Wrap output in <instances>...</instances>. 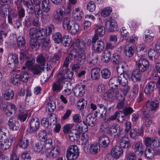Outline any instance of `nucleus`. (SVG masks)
Here are the masks:
<instances>
[{"label": "nucleus", "instance_id": "49", "mask_svg": "<svg viewBox=\"0 0 160 160\" xmlns=\"http://www.w3.org/2000/svg\"><path fill=\"white\" fill-rule=\"evenodd\" d=\"M19 75L20 76V78L21 81L23 82H27L30 77V75L27 71L22 72Z\"/></svg>", "mask_w": 160, "mask_h": 160}, {"label": "nucleus", "instance_id": "24", "mask_svg": "<svg viewBox=\"0 0 160 160\" xmlns=\"http://www.w3.org/2000/svg\"><path fill=\"white\" fill-rule=\"evenodd\" d=\"M92 48L95 51L97 52H101L104 48V43L101 40L98 41L97 42L93 44Z\"/></svg>", "mask_w": 160, "mask_h": 160}, {"label": "nucleus", "instance_id": "59", "mask_svg": "<svg viewBox=\"0 0 160 160\" xmlns=\"http://www.w3.org/2000/svg\"><path fill=\"white\" fill-rule=\"evenodd\" d=\"M38 139L40 141H44L47 138V135L45 131H40L37 135Z\"/></svg>", "mask_w": 160, "mask_h": 160}, {"label": "nucleus", "instance_id": "10", "mask_svg": "<svg viewBox=\"0 0 160 160\" xmlns=\"http://www.w3.org/2000/svg\"><path fill=\"white\" fill-rule=\"evenodd\" d=\"M97 118L96 117L92 116V114L91 113L89 114L86 117L85 120L83 122V123L85 125L86 128H85V131H87V126H89L91 127H93L96 124V121Z\"/></svg>", "mask_w": 160, "mask_h": 160}, {"label": "nucleus", "instance_id": "7", "mask_svg": "<svg viewBox=\"0 0 160 160\" xmlns=\"http://www.w3.org/2000/svg\"><path fill=\"white\" fill-rule=\"evenodd\" d=\"M85 85L81 83L77 84L73 90L74 95L78 98L82 97L85 92Z\"/></svg>", "mask_w": 160, "mask_h": 160}, {"label": "nucleus", "instance_id": "13", "mask_svg": "<svg viewBox=\"0 0 160 160\" xmlns=\"http://www.w3.org/2000/svg\"><path fill=\"white\" fill-rule=\"evenodd\" d=\"M156 85V83L154 82H151L147 84L144 89V92L147 96H149L151 95Z\"/></svg>", "mask_w": 160, "mask_h": 160}, {"label": "nucleus", "instance_id": "48", "mask_svg": "<svg viewBox=\"0 0 160 160\" xmlns=\"http://www.w3.org/2000/svg\"><path fill=\"white\" fill-rule=\"evenodd\" d=\"M102 77L104 79L109 78L111 75V72L108 68H105L102 69L101 71Z\"/></svg>", "mask_w": 160, "mask_h": 160}, {"label": "nucleus", "instance_id": "47", "mask_svg": "<svg viewBox=\"0 0 160 160\" xmlns=\"http://www.w3.org/2000/svg\"><path fill=\"white\" fill-rule=\"evenodd\" d=\"M18 46L21 50H23L25 47V41L24 37L22 36L18 37L17 40Z\"/></svg>", "mask_w": 160, "mask_h": 160}, {"label": "nucleus", "instance_id": "50", "mask_svg": "<svg viewBox=\"0 0 160 160\" xmlns=\"http://www.w3.org/2000/svg\"><path fill=\"white\" fill-rule=\"evenodd\" d=\"M8 5L7 4L0 5V13L2 17H6L8 10Z\"/></svg>", "mask_w": 160, "mask_h": 160}, {"label": "nucleus", "instance_id": "38", "mask_svg": "<svg viewBox=\"0 0 160 160\" xmlns=\"http://www.w3.org/2000/svg\"><path fill=\"white\" fill-rule=\"evenodd\" d=\"M1 142L0 148L3 150H5L9 148L11 145V142L6 138Z\"/></svg>", "mask_w": 160, "mask_h": 160}, {"label": "nucleus", "instance_id": "41", "mask_svg": "<svg viewBox=\"0 0 160 160\" xmlns=\"http://www.w3.org/2000/svg\"><path fill=\"white\" fill-rule=\"evenodd\" d=\"M95 33L99 37H102L104 34V27L102 25H97L95 28Z\"/></svg>", "mask_w": 160, "mask_h": 160}, {"label": "nucleus", "instance_id": "27", "mask_svg": "<svg viewBox=\"0 0 160 160\" xmlns=\"http://www.w3.org/2000/svg\"><path fill=\"white\" fill-rule=\"evenodd\" d=\"M24 5L27 8L28 12L30 14H32L34 13V8L35 7L33 5L32 0H28L24 2Z\"/></svg>", "mask_w": 160, "mask_h": 160}, {"label": "nucleus", "instance_id": "39", "mask_svg": "<svg viewBox=\"0 0 160 160\" xmlns=\"http://www.w3.org/2000/svg\"><path fill=\"white\" fill-rule=\"evenodd\" d=\"M127 65L126 63L124 62H120L117 67V70L118 73H126Z\"/></svg>", "mask_w": 160, "mask_h": 160}, {"label": "nucleus", "instance_id": "58", "mask_svg": "<svg viewBox=\"0 0 160 160\" xmlns=\"http://www.w3.org/2000/svg\"><path fill=\"white\" fill-rule=\"evenodd\" d=\"M136 155L134 152L128 151L126 153L125 158L126 160H135Z\"/></svg>", "mask_w": 160, "mask_h": 160}, {"label": "nucleus", "instance_id": "43", "mask_svg": "<svg viewBox=\"0 0 160 160\" xmlns=\"http://www.w3.org/2000/svg\"><path fill=\"white\" fill-rule=\"evenodd\" d=\"M4 98L7 100L12 99L14 96V92L12 90H7L3 94Z\"/></svg>", "mask_w": 160, "mask_h": 160}, {"label": "nucleus", "instance_id": "53", "mask_svg": "<svg viewBox=\"0 0 160 160\" xmlns=\"http://www.w3.org/2000/svg\"><path fill=\"white\" fill-rule=\"evenodd\" d=\"M112 12V9L111 7H106L102 10L101 15L103 17H106L109 15Z\"/></svg>", "mask_w": 160, "mask_h": 160}, {"label": "nucleus", "instance_id": "44", "mask_svg": "<svg viewBox=\"0 0 160 160\" xmlns=\"http://www.w3.org/2000/svg\"><path fill=\"white\" fill-rule=\"evenodd\" d=\"M42 8L43 11L46 12H48L50 10V5L49 0H43L42 2Z\"/></svg>", "mask_w": 160, "mask_h": 160}, {"label": "nucleus", "instance_id": "29", "mask_svg": "<svg viewBox=\"0 0 160 160\" xmlns=\"http://www.w3.org/2000/svg\"><path fill=\"white\" fill-rule=\"evenodd\" d=\"M71 26L69 28L68 31L73 34H75L77 33L79 28V25L73 21H71L70 23Z\"/></svg>", "mask_w": 160, "mask_h": 160}, {"label": "nucleus", "instance_id": "40", "mask_svg": "<svg viewBox=\"0 0 160 160\" xmlns=\"http://www.w3.org/2000/svg\"><path fill=\"white\" fill-rule=\"evenodd\" d=\"M19 146L23 149H26L29 145V141L28 139L24 138H21L18 143Z\"/></svg>", "mask_w": 160, "mask_h": 160}, {"label": "nucleus", "instance_id": "64", "mask_svg": "<svg viewBox=\"0 0 160 160\" xmlns=\"http://www.w3.org/2000/svg\"><path fill=\"white\" fill-rule=\"evenodd\" d=\"M36 61L38 63L42 64L44 66L46 63V59L43 54H40L37 57Z\"/></svg>", "mask_w": 160, "mask_h": 160}, {"label": "nucleus", "instance_id": "2", "mask_svg": "<svg viewBox=\"0 0 160 160\" xmlns=\"http://www.w3.org/2000/svg\"><path fill=\"white\" fill-rule=\"evenodd\" d=\"M77 59L73 60V63L71 64L72 70L76 72H77L80 69V67L81 65L83 64L85 62L86 58L84 54H79L77 55Z\"/></svg>", "mask_w": 160, "mask_h": 160}, {"label": "nucleus", "instance_id": "8", "mask_svg": "<svg viewBox=\"0 0 160 160\" xmlns=\"http://www.w3.org/2000/svg\"><path fill=\"white\" fill-rule=\"evenodd\" d=\"M8 64L9 67L15 68L18 65V56L16 54H11L8 57Z\"/></svg>", "mask_w": 160, "mask_h": 160}, {"label": "nucleus", "instance_id": "56", "mask_svg": "<svg viewBox=\"0 0 160 160\" xmlns=\"http://www.w3.org/2000/svg\"><path fill=\"white\" fill-rule=\"evenodd\" d=\"M56 108L55 102L53 101H50L48 103L47 109L49 112H53Z\"/></svg>", "mask_w": 160, "mask_h": 160}, {"label": "nucleus", "instance_id": "21", "mask_svg": "<svg viewBox=\"0 0 160 160\" xmlns=\"http://www.w3.org/2000/svg\"><path fill=\"white\" fill-rule=\"evenodd\" d=\"M141 71L138 69L134 70L131 77L132 81L134 82H139L141 80Z\"/></svg>", "mask_w": 160, "mask_h": 160}, {"label": "nucleus", "instance_id": "6", "mask_svg": "<svg viewBox=\"0 0 160 160\" xmlns=\"http://www.w3.org/2000/svg\"><path fill=\"white\" fill-rule=\"evenodd\" d=\"M78 55V52L76 50H71L68 56L66 58L63 62V68L65 67V69L68 66L70 62L75 59H77V55Z\"/></svg>", "mask_w": 160, "mask_h": 160}, {"label": "nucleus", "instance_id": "15", "mask_svg": "<svg viewBox=\"0 0 160 160\" xmlns=\"http://www.w3.org/2000/svg\"><path fill=\"white\" fill-rule=\"evenodd\" d=\"M88 146L87 149V152L89 153L93 154H95L98 153L100 150V146L97 143L90 144Z\"/></svg>", "mask_w": 160, "mask_h": 160}, {"label": "nucleus", "instance_id": "34", "mask_svg": "<svg viewBox=\"0 0 160 160\" xmlns=\"http://www.w3.org/2000/svg\"><path fill=\"white\" fill-rule=\"evenodd\" d=\"M100 70L98 68H93L91 72V78L94 80L98 79L100 78Z\"/></svg>", "mask_w": 160, "mask_h": 160}, {"label": "nucleus", "instance_id": "60", "mask_svg": "<svg viewBox=\"0 0 160 160\" xmlns=\"http://www.w3.org/2000/svg\"><path fill=\"white\" fill-rule=\"evenodd\" d=\"M38 30L35 28H31L29 30V36L31 39H36V37L38 36V33H37Z\"/></svg>", "mask_w": 160, "mask_h": 160}, {"label": "nucleus", "instance_id": "16", "mask_svg": "<svg viewBox=\"0 0 160 160\" xmlns=\"http://www.w3.org/2000/svg\"><path fill=\"white\" fill-rule=\"evenodd\" d=\"M64 9L58 8L54 11L53 13V18L55 20L58 21H61L65 14Z\"/></svg>", "mask_w": 160, "mask_h": 160}, {"label": "nucleus", "instance_id": "54", "mask_svg": "<svg viewBox=\"0 0 160 160\" xmlns=\"http://www.w3.org/2000/svg\"><path fill=\"white\" fill-rule=\"evenodd\" d=\"M120 130V127L117 124H114L110 128L109 133L111 136H115V134L118 132H119Z\"/></svg>", "mask_w": 160, "mask_h": 160}, {"label": "nucleus", "instance_id": "52", "mask_svg": "<svg viewBox=\"0 0 160 160\" xmlns=\"http://www.w3.org/2000/svg\"><path fill=\"white\" fill-rule=\"evenodd\" d=\"M72 39L71 37L69 35L64 36L62 40V44L65 47H68L71 43Z\"/></svg>", "mask_w": 160, "mask_h": 160}, {"label": "nucleus", "instance_id": "33", "mask_svg": "<svg viewBox=\"0 0 160 160\" xmlns=\"http://www.w3.org/2000/svg\"><path fill=\"white\" fill-rule=\"evenodd\" d=\"M121 92L122 90L120 89L117 90L115 89H111L108 91L107 92L104 93V96L107 97L109 98H111L121 93Z\"/></svg>", "mask_w": 160, "mask_h": 160}, {"label": "nucleus", "instance_id": "20", "mask_svg": "<svg viewBox=\"0 0 160 160\" xmlns=\"http://www.w3.org/2000/svg\"><path fill=\"white\" fill-rule=\"evenodd\" d=\"M62 79H59L57 82L54 83L52 86V90L55 92H59L63 88V82H62Z\"/></svg>", "mask_w": 160, "mask_h": 160}, {"label": "nucleus", "instance_id": "12", "mask_svg": "<svg viewBox=\"0 0 160 160\" xmlns=\"http://www.w3.org/2000/svg\"><path fill=\"white\" fill-rule=\"evenodd\" d=\"M117 78V82L121 86H125L128 84L129 77L127 73H121Z\"/></svg>", "mask_w": 160, "mask_h": 160}, {"label": "nucleus", "instance_id": "22", "mask_svg": "<svg viewBox=\"0 0 160 160\" xmlns=\"http://www.w3.org/2000/svg\"><path fill=\"white\" fill-rule=\"evenodd\" d=\"M99 142L102 147L105 148L109 144L110 140L108 137L104 135L101 136L98 139Z\"/></svg>", "mask_w": 160, "mask_h": 160}, {"label": "nucleus", "instance_id": "4", "mask_svg": "<svg viewBox=\"0 0 160 160\" xmlns=\"http://www.w3.org/2000/svg\"><path fill=\"white\" fill-rule=\"evenodd\" d=\"M71 47L72 48V50H74L78 52L77 50L78 49L82 53V54H80V55L83 54L85 55L84 53V52L85 51L86 48L85 44L82 40L79 39L76 40L75 42L72 43Z\"/></svg>", "mask_w": 160, "mask_h": 160}, {"label": "nucleus", "instance_id": "11", "mask_svg": "<svg viewBox=\"0 0 160 160\" xmlns=\"http://www.w3.org/2000/svg\"><path fill=\"white\" fill-rule=\"evenodd\" d=\"M105 28L110 32L117 31L118 26L116 21L114 20H107L105 23Z\"/></svg>", "mask_w": 160, "mask_h": 160}, {"label": "nucleus", "instance_id": "23", "mask_svg": "<svg viewBox=\"0 0 160 160\" xmlns=\"http://www.w3.org/2000/svg\"><path fill=\"white\" fill-rule=\"evenodd\" d=\"M43 65H35L32 67L31 70L33 73L35 75H40L44 70Z\"/></svg>", "mask_w": 160, "mask_h": 160}, {"label": "nucleus", "instance_id": "19", "mask_svg": "<svg viewBox=\"0 0 160 160\" xmlns=\"http://www.w3.org/2000/svg\"><path fill=\"white\" fill-rule=\"evenodd\" d=\"M8 123L10 129L12 131L17 130L19 128L20 125L18 122L13 118H10Z\"/></svg>", "mask_w": 160, "mask_h": 160}, {"label": "nucleus", "instance_id": "9", "mask_svg": "<svg viewBox=\"0 0 160 160\" xmlns=\"http://www.w3.org/2000/svg\"><path fill=\"white\" fill-rule=\"evenodd\" d=\"M138 69L141 72H144L148 68L149 65L148 61L144 58H140L137 63Z\"/></svg>", "mask_w": 160, "mask_h": 160}, {"label": "nucleus", "instance_id": "28", "mask_svg": "<svg viewBox=\"0 0 160 160\" xmlns=\"http://www.w3.org/2000/svg\"><path fill=\"white\" fill-rule=\"evenodd\" d=\"M153 38L154 34L151 31L147 30L144 32L143 39L145 42H150L153 40Z\"/></svg>", "mask_w": 160, "mask_h": 160}, {"label": "nucleus", "instance_id": "42", "mask_svg": "<svg viewBox=\"0 0 160 160\" xmlns=\"http://www.w3.org/2000/svg\"><path fill=\"white\" fill-rule=\"evenodd\" d=\"M147 106H149L152 111L157 109L158 107V102L157 101H153L151 102L148 100L146 104Z\"/></svg>", "mask_w": 160, "mask_h": 160}, {"label": "nucleus", "instance_id": "1", "mask_svg": "<svg viewBox=\"0 0 160 160\" xmlns=\"http://www.w3.org/2000/svg\"><path fill=\"white\" fill-rule=\"evenodd\" d=\"M79 149L75 145H71L68 148L66 152L67 160H74L77 158L79 155Z\"/></svg>", "mask_w": 160, "mask_h": 160}, {"label": "nucleus", "instance_id": "26", "mask_svg": "<svg viewBox=\"0 0 160 160\" xmlns=\"http://www.w3.org/2000/svg\"><path fill=\"white\" fill-rule=\"evenodd\" d=\"M80 137V141L79 142H81L82 145H84V149L85 151L86 148L90 144L89 141V138L87 134H82Z\"/></svg>", "mask_w": 160, "mask_h": 160}, {"label": "nucleus", "instance_id": "30", "mask_svg": "<svg viewBox=\"0 0 160 160\" xmlns=\"http://www.w3.org/2000/svg\"><path fill=\"white\" fill-rule=\"evenodd\" d=\"M111 52L107 49L105 50L102 53V60L104 62H108L110 60Z\"/></svg>", "mask_w": 160, "mask_h": 160}, {"label": "nucleus", "instance_id": "18", "mask_svg": "<svg viewBox=\"0 0 160 160\" xmlns=\"http://www.w3.org/2000/svg\"><path fill=\"white\" fill-rule=\"evenodd\" d=\"M143 147L144 146L141 142H137L134 144V152L138 156H142L144 153Z\"/></svg>", "mask_w": 160, "mask_h": 160}, {"label": "nucleus", "instance_id": "31", "mask_svg": "<svg viewBox=\"0 0 160 160\" xmlns=\"http://www.w3.org/2000/svg\"><path fill=\"white\" fill-rule=\"evenodd\" d=\"M47 32L45 29L43 28H39L37 31V33H38V36L36 37V39L38 40H42L44 39L46 37Z\"/></svg>", "mask_w": 160, "mask_h": 160}, {"label": "nucleus", "instance_id": "37", "mask_svg": "<svg viewBox=\"0 0 160 160\" xmlns=\"http://www.w3.org/2000/svg\"><path fill=\"white\" fill-rule=\"evenodd\" d=\"M145 155L148 159L152 158L154 155V152L152 148L149 147L146 148L144 151Z\"/></svg>", "mask_w": 160, "mask_h": 160}, {"label": "nucleus", "instance_id": "61", "mask_svg": "<svg viewBox=\"0 0 160 160\" xmlns=\"http://www.w3.org/2000/svg\"><path fill=\"white\" fill-rule=\"evenodd\" d=\"M91 59L89 62L91 65H93L97 63L98 61V57L97 54L92 53V54Z\"/></svg>", "mask_w": 160, "mask_h": 160}, {"label": "nucleus", "instance_id": "45", "mask_svg": "<svg viewBox=\"0 0 160 160\" xmlns=\"http://www.w3.org/2000/svg\"><path fill=\"white\" fill-rule=\"evenodd\" d=\"M37 39H31L30 44L31 48L34 51H37L40 47V44Z\"/></svg>", "mask_w": 160, "mask_h": 160}, {"label": "nucleus", "instance_id": "25", "mask_svg": "<svg viewBox=\"0 0 160 160\" xmlns=\"http://www.w3.org/2000/svg\"><path fill=\"white\" fill-rule=\"evenodd\" d=\"M82 12L79 10L78 8L74 9L72 12V16L73 19L75 20H80L83 16Z\"/></svg>", "mask_w": 160, "mask_h": 160}, {"label": "nucleus", "instance_id": "32", "mask_svg": "<svg viewBox=\"0 0 160 160\" xmlns=\"http://www.w3.org/2000/svg\"><path fill=\"white\" fill-rule=\"evenodd\" d=\"M120 147L123 148H127L130 146V142L128 137H123L120 141Z\"/></svg>", "mask_w": 160, "mask_h": 160}, {"label": "nucleus", "instance_id": "36", "mask_svg": "<svg viewBox=\"0 0 160 160\" xmlns=\"http://www.w3.org/2000/svg\"><path fill=\"white\" fill-rule=\"evenodd\" d=\"M77 131L75 130L72 129L69 134V136L70 140L72 141L78 140L81 136L78 133H77Z\"/></svg>", "mask_w": 160, "mask_h": 160}, {"label": "nucleus", "instance_id": "63", "mask_svg": "<svg viewBox=\"0 0 160 160\" xmlns=\"http://www.w3.org/2000/svg\"><path fill=\"white\" fill-rule=\"evenodd\" d=\"M34 12L37 18H39L41 16H42V11L40 8V5L36 6L34 8Z\"/></svg>", "mask_w": 160, "mask_h": 160}, {"label": "nucleus", "instance_id": "62", "mask_svg": "<svg viewBox=\"0 0 160 160\" xmlns=\"http://www.w3.org/2000/svg\"><path fill=\"white\" fill-rule=\"evenodd\" d=\"M28 115L26 112H20L18 117V119L21 121L24 122L28 117Z\"/></svg>", "mask_w": 160, "mask_h": 160}, {"label": "nucleus", "instance_id": "5", "mask_svg": "<svg viewBox=\"0 0 160 160\" xmlns=\"http://www.w3.org/2000/svg\"><path fill=\"white\" fill-rule=\"evenodd\" d=\"M39 125L40 122L38 118H32L29 123L30 127L28 132L30 133H32L37 131L39 128Z\"/></svg>", "mask_w": 160, "mask_h": 160}, {"label": "nucleus", "instance_id": "46", "mask_svg": "<svg viewBox=\"0 0 160 160\" xmlns=\"http://www.w3.org/2000/svg\"><path fill=\"white\" fill-rule=\"evenodd\" d=\"M98 106L99 108L100 112V116L98 117L99 118H102L106 115L107 112V108L106 107L102 104H98Z\"/></svg>", "mask_w": 160, "mask_h": 160}, {"label": "nucleus", "instance_id": "17", "mask_svg": "<svg viewBox=\"0 0 160 160\" xmlns=\"http://www.w3.org/2000/svg\"><path fill=\"white\" fill-rule=\"evenodd\" d=\"M122 153V150L120 146H115L111 150V155L115 158H119Z\"/></svg>", "mask_w": 160, "mask_h": 160}, {"label": "nucleus", "instance_id": "14", "mask_svg": "<svg viewBox=\"0 0 160 160\" xmlns=\"http://www.w3.org/2000/svg\"><path fill=\"white\" fill-rule=\"evenodd\" d=\"M143 133V128L142 127L140 128H133L130 130L129 136L132 138L136 139L139 136L141 135Z\"/></svg>", "mask_w": 160, "mask_h": 160}, {"label": "nucleus", "instance_id": "55", "mask_svg": "<svg viewBox=\"0 0 160 160\" xmlns=\"http://www.w3.org/2000/svg\"><path fill=\"white\" fill-rule=\"evenodd\" d=\"M52 38L54 42L57 43L61 42L62 39L61 34L58 32L54 33Z\"/></svg>", "mask_w": 160, "mask_h": 160}, {"label": "nucleus", "instance_id": "35", "mask_svg": "<svg viewBox=\"0 0 160 160\" xmlns=\"http://www.w3.org/2000/svg\"><path fill=\"white\" fill-rule=\"evenodd\" d=\"M17 108L12 103L8 104V108L6 111V113L7 116L14 114L15 113Z\"/></svg>", "mask_w": 160, "mask_h": 160}, {"label": "nucleus", "instance_id": "51", "mask_svg": "<svg viewBox=\"0 0 160 160\" xmlns=\"http://www.w3.org/2000/svg\"><path fill=\"white\" fill-rule=\"evenodd\" d=\"M20 76L17 73L13 74L11 77V81L12 82L14 85H18L21 82L20 80Z\"/></svg>", "mask_w": 160, "mask_h": 160}, {"label": "nucleus", "instance_id": "3", "mask_svg": "<svg viewBox=\"0 0 160 160\" xmlns=\"http://www.w3.org/2000/svg\"><path fill=\"white\" fill-rule=\"evenodd\" d=\"M60 148L58 146H56L51 150H44L42 152V154L46 159L54 158L58 157L60 154Z\"/></svg>", "mask_w": 160, "mask_h": 160}, {"label": "nucleus", "instance_id": "57", "mask_svg": "<svg viewBox=\"0 0 160 160\" xmlns=\"http://www.w3.org/2000/svg\"><path fill=\"white\" fill-rule=\"evenodd\" d=\"M71 21L69 18H66L64 19L63 21L62 25L63 28L65 29L68 31L71 25L70 23H71Z\"/></svg>", "mask_w": 160, "mask_h": 160}]
</instances>
